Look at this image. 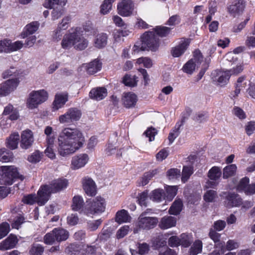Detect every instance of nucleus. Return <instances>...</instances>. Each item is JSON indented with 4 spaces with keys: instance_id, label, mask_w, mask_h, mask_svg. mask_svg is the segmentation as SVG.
<instances>
[{
    "instance_id": "nucleus-1",
    "label": "nucleus",
    "mask_w": 255,
    "mask_h": 255,
    "mask_svg": "<svg viewBox=\"0 0 255 255\" xmlns=\"http://www.w3.org/2000/svg\"><path fill=\"white\" fill-rule=\"evenodd\" d=\"M85 138L77 128H65L58 137V152L62 156L72 154L82 146Z\"/></svg>"
},
{
    "instance_id": "nucleus-2",
    "label": "nucleus",
    "mask_w": 255,
    "mask_h": 255,
    "mask_svg": "<svg viewBox=\"0 0 255 255\" xmlns=\"http://www.w3.org/2000/svg\"><path fill=\"white\" fill-rule=\"evenodd\" d=\"M68 181L65 178H58L51 181L49 185L42 186L39 190L41 204L46 203L52 193H56L66 188Z\"/></svg>"
},
{
    "instance_id": "nucleus-3",
    "label": "nucleus",
    "mask_w": 255,
    "mask_h": 255,
    "mask_svg": "<svg viewBox=\"0 0 255 255\" xmlns=\"http://www.w3.org/2000/svg\"><path fill=\"white\" fill-rule=\"evenodd\" d=\"M89 41L82 34L74 32L65 34L61 42V46L65 49H69L72 46L78 50L86 48Z\"/></svg>"
},
{
    "instance_id": "nucleus-4",
    "label": "nucleus",
    "mask_w": 255,
    "mask_h": 255,
    "mask_svg": "<svg viewBox=\"0 0 255 255\" xmlns=\"http://www.w3.org/2000/svg\"><path fill=\"white\" fill-rule=\"evenodd\" d=\"M141 43L135 44L133 47L134 52H139V50L156 51L159 45V39L154 32L148 31L144 33L141 37Z\"/></svg>"
},
{
    "instance_id": "nucleus-5",
    "label": "nucleus",
    "mask_w": 255,
    "mask_h": 255,
    "mask_svg": "<svg viewBox=\"0 0 255 255\" xmlns=\"http://www.w3.org/2000/svg\"><path fill=\"white\" fill-rule=\"evenodd\" d=\"M15 178L21 180L24 179V177L18 172L17 167L12 165L0 166V181L1 184L11 185Z\"/></svg>"
},
{
    "instance_id": "nucleus-6",
    "label": "nucleus",
    "mask_w": 255,
    "mask_h": 255,
    "mask_svg": "<svg viewBox=\"0 0 255 255\" xmlns=\"http://www.w3.org/2000/svg\"><path fill=\"white\" fill-rule=\"evenodd\" d=\"M48 96L47 92L44 90L32 91L27 100V108L29 109L37 108L39 105L47 100Z\"/></svg>"
},
{
    "instance_id": "nucleus-7",
    "label": "nucleus",
    "mask_w": 255,
    "mask_h": 255,
    "mask_svg": "<svg viewBox=\"0 0 255 255\" xmlns=\"http://www.w3.org/2000/svg\"><path fill=\"white\" fill-rule=\"evenodd\" d=\"M203 61V57L200 50H196L194 52L193 58L188 61L183 66L184 72L191 74Z\"/></svg>"
},
{
    "instance_id": "nucleus-8",
    "label": "nucleus",
    "mask_w": 255,
    "mask_h": 255,
    "mask_svg": "<svg viewBox=\"0 0 255 255\" xmlns=\"http://www.w3.org/2000/svg\"><path fill=\"white\" fill-rule=\"evenodd\" d=\"M146 212H143L138 218L136 223L139 229L149 230L154 228L158 222L156 217L146 216Z\"/></svg>"
},
{
    "instance_id": "nucleus-9",
    "label": "nucleus",
    "mask_w": 255,
    "mask_h": 255,
    "mask_svg": "<svg viewBox=\"0 0 255 255\" xmlns=\"http://www.w3.org/2000/svg\"><path fill=\"white\" fill-rule=\"evenodd\" d=\"M81 113L76 108H70L65 114L59 117L60 123L70 124L80 119Z\"/></svg>"
},
{
    "instance_id": "nucleus-10",
    "label": "nucleus",
    "mask_w": 255,
    "mask_h": 255,
    "mask_svg": "<svg viewBox=\"0 0 255 255\" xmlns=\"http://www.w3.org/2000/svg\"><path fill=\"white\" fill-rule=\"evenodd\" d=\"M134 6L131 0H122L117 6L118 13L123 16H129L132 14Z\"/></svg>"
},
{
    "instance_id": "nucleus-11",
    "label": "nucleus",
    "mask_w": 255,
    "mask_h": 255,
    "mask_svg": "<svg viewBox=\"0 0 255 255\" xmlns=\"http://www.w3.org/2000/svg\"><path fill=\"white\" fill-rule=\"evenodd\" d=\"M89 208L90 212L91 214L102 213L105 209V201L101 197H97L90 202Z\"/></svg>"
},
{
    "instance_id": "nucleus-12",
    "label": "nucleus",
    "mask_w": 255,
    "mask_h": 255,
    "mask_svg": "<svg viewBox=\"0 0 255 255\" xmlns=\"http://www.w3.org/2000/svg\"><path fill=\"white\" fill-rule=\"evenodd\" d=\"M83 188L86 194L90 196L96 194V185L93 180L89 177H85L82 180Z\"/></svg>"
},
{
    "instance_id": "nucleus-13",
    "label": "nucleus",
    "mask_w": 255,
    "mask_h": 255,
    "mask_svg": "<svg viewBox=\"0 0 255 255\" xmlns=\"http://www.w3.org/2000/svg\"><path fill=\"white\" fill-rule=\"evenodd\" d=\"M18 81L17 79L7 80L0 85V95L4 96L9 94L17 87Z\"/></svg>"
},
{
    "instance_id": "nucleus-14",
    "label": "nucleus",
    "mask_w": 255,
    "mask_h": 255,
    "mask_svg": "<svg viewBox=\"0 0 255 255\" xmlns=\"http://www.w3.org/2000/svg\"><path fill=\"white\" fill-rule=\"evenodd\" d=\"M89 156L87 154H80L72 157L71 168L74 170L84 167L89 161Z\"/></svg>"
},
{
    "instance_id": "nucleus-15",
    "label": "nucleus",
    "mask_w": 255,
    "mask_h": 255,
    "mask_svg": "<svg viewBox=\"0 0 255 255\" xmlns=\"http://www.w3.org/2000/svg\"><path fill=\"white\" fill-rule=\"evenodd\" d=\"M230 75L227 71L215 70L212 73V78L221 86L226 85L230 78Z\"/></svg>"
},
{
    "instance_id": "nucleus-16",
    "label": "nucleus",
    "mask_w": 255,
    "mask_h": 255,
    "mask_svg": "<svg viewBox=\"0 0 255 255\" xmlns=\"http://www.w3.org/2000/svg\"><path fill=\"white\" fill-rule=\"evenodd\" d=\"M189 43V39H182L177 45L172 48L171 51L172 55L174 57H178L182 55L187 50Z\"/></svg>"
},
{
    "instance_id": "nucleus-17",
    "label": "nucleus",
    "mask_w": 255,
    "mask_h": 255,
    "mask_svg": "<svg viewBox=\"0 0 255 255\" xmlns=\"http://www.w3.org/2000/svg\"><path fill=\"white\" fill-rule=\"evenodd\" d=\"M34 139L32 132L29 129L23 131L21 134L20 146L22 148L27 149L31 146Z\"/></svg>"
},
{
    "instance_id": "nucleus-18",
    "label": "nucleus",
    "mask_w": 255,
    "mask_h": 255,
    "mask_svg": "<svg viewBox=\"0 0 255 255\" xmlns=\"http://www.w3.org/2000/svg\"><path fill=\"white\" fill-rule=\"evenodd\" d=\"M18 239L15 235L10 234L6 239L0 243V250L6 251L15 247Z\"/></svg>"
},
{
    "instance_id": "nucleus-19",
    "label": "nucleus",
    "mask_w": 255,
    "mask_h": 255,
    "mask_svg": "<svg viewBox=\"0 0 255 255\" xmlns=\"http://www.w3.org/2000/svg\"><path fill=\"white\" fill-rule=\"evenodd\" d=\"M68 95L67 93H61L55 95L53 103V109L57 110L61 108L68 101Z\"/></svg>"
},
{
    "instance_id": "nucleus-20",
    "label": "nucleus",
    "mask_w": 255,
    "mask_h": 255,
    "mask_svg": "<svg viewBox=\"0 0 255 255\" xmlns=\"http://www.w3.org/2000/svg\"><path fill=\"white\" fill-rule=\"evenodd\" d=\"M137 101L136 95L133 93H126L124 94L122 102L126 108H132L135 106Z\"/></svg>"
},
{
    "instance_id": "nucleus-21",
    "label": "nucleus",
    "mask_w": 255,
    "mask_h": 255,
    "mask_svg": "<svg viewBox=\"0 0 255 255\" xmlns=\"http://www.w3.org/2000/svg\"><path fill=\"white\" fill-rule=\"evenodd\" d=\"M176 219L175 217L165 216L159 222L158 226L162 230H166L175 226Z\"/></svg>"
},
{
    "instance_id": "nucleus-22",
    "label": "nucleus",
    "mask_w": 255,
    "mask_h": 255,
    "mask_svg": "<svg viewBox=\"0 0 255 255\" xmlns=\"http://www.w3.org/2000/svg\"><path fill=\"white\" fill-rule=\"evenodd\" d=\"M229 207H239L242 203V199L239 195L235 193H229L226 196Z\"/></svg>"
},
{
    "instance_id": "nucleus-23",
    "label": "nucleus",
    "mask_w": 255,
    "mask_h": 255,
    "mask_svg": "<svg viewBox=\"0 0 255 255\" xmlns=\"http://www.w3.org/2000/svg\"><path fill=\"white\" fill-rule=\"evenodd\" d=\"M82 67L84 68L89 74H94L100 70L102 64L99 60L95 59L89 63L84 64Z\"/></svg>"
},
{
    "instance_id": "nucleus-24",
    "label": "nucleus",
    "mask_w": 255,
    "mask_h": 255,
    "mask_svg": "<svg viewBox=\"0 0 255 255\" xmlns=\"http://www.w3.org/2000/svg\"><path fill=\"white\" fill-rule=\"evenodd\" d=\"M245 7V2L243 0H236L229 7V11L236 15L242 12Z\"/></svg>"
},
{
    "instance_id": "nucleus-25",
    "label": "nucleus",
    "mask_w": 255,
    "mask_h": 255,
    "mask_svg": "<svg viewBox=\"0 0 255 255\" xmlns=\"http://www.w3.org/2000/svg\"><path fill=\"white\" fill-rule=\"evenodd\" d=\"M39 27V23L35 21L27 24L21 33L22 37L25 38L32 35L38 30Z\"/></svg>"
},
{
    "instance_id": "nucleus-26",
    "label": "nucleus",
    "mask_w": 255,
    "mask_h": 255,
    "mask_svg": "<svg viewBox=\"0 0 255 255\" xmlns=\"http://www.w3.org/2000/svg\"><path fill=\"white\" fill-rule=\"evenodd\" d=\"M107 95V92L106 88L104 87H99L93 89L90 92V97L96 100H101L103 99Z\"/></svg>"
},
{
    "instance_id": "nucleus-27",
    "label": "nucleus",
    "mask_w": 255,
    "mask_h": 255,
    "mask_svg": "<svg viewBox=\"0 0 255 255\" xmlns=\"http://www.w3.org/2000/svg\"><path fill=\"white\" fill-rule=\"evenodd\" d=\"M108 35L105 33H100L97 34L94 40V45L98 48H102L107 44Z\"/></svg>"
},
{
    "instance_id": "nucleus-28",
    "label": "nucleus",
    "mask_w": 255,
    "mask_h": 255,
    "mask_svg": "<svg viewBox=\"0 0 255 255\" xmlns=\"http://www.w3.org/2000/svg\"><path fill=\"white\" fill-rule=\"evenodd\" d=\"M19 135L17 132H13L7 138L6 146L10 149H14L17 147Z\"/></svg>"
},
{
    "instance_id": "nucleus-29",
    "label": "nucleus",
    "mask_w": 255,
    "mask_h": 255,
    "mask_svg": "<svg viewBox=\"0 0 255 255\" xmlns=\"http://www.w3.org/2000/svg\"><path fill=\"white\" fill-rule=\"evenodd\" d=\"M115 220L119 224L129 222L131 220V217L127 211L123 209L117 213Z\"/></svg>"
},
{
    "instance_id": "nucleus-30",
    "label": "nucleus",
    "mask_w": 255,
    "mask_h": 255,
    "mask_svg": "<svg viewBox=\"0 0 255 255\" xmlns=\"http://www.w3.org/2000/svg\"><path fill=\"white\" fill-rule=\"evenodd\" d=\"M40 194H39V191L37 192V195L35 194H29L27 196H25L23 197L22 199V201L25 204H33L34 203L37 202L39 205H43L45 204V203H43L41 204L39 201L40 199Z\"/></svg>"
},
{
    "instance_id": "nucleus-31",
    "label": "nucleus",
    "mask_w": 255,
    "mask_h": 255,
    "mask_svg": "<svg viewBox=\"0 0 255 255\" xmlns=\"http://www.w3.org/2000/svg\"><path fill=\"white\" fill-rule=\"evenodd\" d=\"M184 121H182L176 123L174 128L170 132L168 136V139L170 143H172L174 139L179 135L180 132V128L183 126Z\"/></svg>"
},
{
    "instance_id": "nucleus-32",
    "label": "nucleus",
    "mask_w": 255,
    "mask_h": 255,
    "mask_svg": "<svg viewBox=\"0 0 255 255\" xmlns=\"http://www.w3.org/2000/svg\"><path fill=\"white\" fill-rule=\"evenodd\" d=\"M55 237L57 242H62L66 240L69 237V232L65 229L55 228L54 229Z\"/></svg>"
},
{
    "instance_id": "nucleus-33",
    "label": "nucleus",
    "mask_w": 255,
    "mask_h": 255,
    "mask_svg": "<svg viewBox=\"0 0 255 255\" xmlns=\"http://www.w3.org/2000/svg\"><path fill=\"white\" fill-rule=\"evenodd\" d=\"M84 205V202L82 196L76 195L73 198L72 209L75 211H78L81 209Z\"/></svg>"
},
{
    "instance_id": "nucleus-34",
    "label": "nucleus",
    "mask_w": 255,
    "mask_h": 255,
    "mask_svg": "<svg viewBox=\"0 0 255 255\" xmlns=\"http://www.w3.org/2000/svg\"><path fill=\"white\" fill-rule=\"evenodd\" d=\"M182 202L180 199L175 200L169 210V214L174 215L179 214L182 210Z\"/></svg>"
},
{
    "instance_id": "nucleus-35",
    "label": "nucleus",
    "mask_w": 255,
    "mask_h": 255,
    "mask_svg": "<svg viewBox=\"0 0 255 255\" xmlns=\"http://www.w3.org/2000/svg\"><path fill=\"white\" fill-rule=\"evenodd\" d=\"M67 0H46L44 6L47 8H54L56 6L63 7L66 3Z\"/></svg>"
},
{
    "instance_id": "nucleus-36",
    "label": "nucleus",
    "mask_w": 255,
    "mask_h": 255,
    "mask_svg": "<svg viewBox=\"0 0 255 255\" xmlns=\"http://www.w3.org/2000/svg\"><path fill=\"white\" fill-rule=\"evenodd\" d=\"M222 175V171L220 167L214 166L210 169L208 173V177L211 180H218Z\"/></svg>"
},
{
    "instance_id": "nucleus-37",
    "label": "nucleus",
    "mask_w": 255,
    "mask_h": 255,
    "mask_svg": "<svg viewBox=\"0 0 255 255\" xmlns=\"http://www.w3.org/2000/svg\"><path fill=\"white\" fill-rule=\"evenodd\" d=\"M237 166L235 164H231L226 166L223 169V177L227 179L232 176H233L237 171Z\"/></svg>"
},
{
    "instance_id": "nucleus-38",
    "label": "nucleus",
    "mask_w": 255,
    "mask_h": 255,
    "mask_svg": "<svg viewBox=\"0 0 255 255\" xmlns=\"http://www.w3.org/2000/svg\"><path fill=\"white\" fill-rule=\"evenodd\" d=\"M135 76L126 74L123 79V83L127 86L134 87L136 85L137 80Z\"/></svg>"
},
{
    "instance_id": "nucleus-39",
    "label": "nucleus",
    "mask_w": 255,
    "mask_h": 255,
    "mask_svg": "<svg viewBox=\"0 0 255 255\" xmlns=\"http://www.w3.org/2000/svg\"><path fill=\"white\" fill-rule=\"evenodd\" d=\"M151 198L155 201L160 202L162 200H166L165 194L162 189H155L152 191Z\"/></svg>"
},
{
    "instance_id": "nucleus-40",
    "label": "nucleus",
    "mask_w": 255,
    "mask_h": 255,
    "mask_svg": "<svg viewBox=\"0 0 255 255\" xmlns=\"http://www.w3.org/2000/svg\"><path fill=\"white\" fill-rule=\"evenodd\" d=\"M202 241L199 240L195 241L190 248V255H197L200 253L202 251Z\"/></svg>"
},
{
    "instance_id": "nucleus-41",
    "label": "nucleus",
    "mask_w": 255,
    "mask_h": 255,
    "mask_svg": "<svg viewBox=\"0 0 255 255\" xmlns=\"http://www.w3.org/2000/svg\"><path fill=\"white\" fill-rule=\"evenodd\" d=\"M12 159L11 152L7 151L4 148L0 149V161L2 162H7Z\"/></svg>"
},
{
    "instance_id": "nucleus-42",
    "label": "nucleus",
    "mask_w": 255,
    "mask_h": 255,
    "mask_svg": "<svg viewBox=\"0 0 255 255\" xmlns=\"http://www.w3.org/2000/svg\"><path fill=\"white\" fill-rule=\"evenodd\" d=\"M166 193L165 194L166 200L170 201L177 194V188L175 186H169L166 188Z\"/></svg>"
},
{
    "instance_id": "nucleus-43",
    "label": "nucleus",
    "mask_w": 255,
    "mask_h": 255,
    "mask_svg": "<svg viewBox=\"0 0 255 255\" xmlns=\"http://www.w3.org/2000/svg\"><path fill=\"white\" fill-rule=\"evenodd\" d=\"M181 180L183 182H186L190 176L193 173V168L192 166H186L183 167L182 172Z\"/></svg>"
},
{
    "instance_id": "nucleus-44",
    "label": "nucleus",
    "mask_w": 255,
    "mask_h": 255,
    "mask_svg": "<svg viewBox=\"0 0 255 255\" xmlns=\"http://www.w3.org/2000/svg\"><path fill=\"white\" fill-rule=\"evenodd\" d=\"M250 179L248 177H245L241 179L238 184L236 189L239 192H245L249 184Z\"/></svg>"
},
{
    "instance_id": "nucleus-45",
    "label": "nucleus",
    "mask_w": 255,
    "mask_h": 255,
    "mask_svg": "<svg viewBox=\"0 0 255 255\" xmlns=\"http://www.w3.org/2000/svg\"><path fill=\"white\" fill-rule=\"evenodd\" d=\"M170 28L165 26H157L153 31L155 34H156L159 36L164 37L167 36L170 32Z\"/></svg>"
},
{
    "instance_id": "nucleus-46",
    "label": "nucleus",
    "mask_w": 255,
    "mask_h": 255,
    "mask_svg": "<svg viewBox=\"0 0 255 255\" xmlns=\"http://www.w3.org/2000/svg\"><path fill=\"white\" fill-rule=\"evenodd\" d=\"M180 245L184 247H188L191 244V237L186 234H182L179 238Z\"/></svg>"
},
{
    "instance_id": "nucleus-47",
    "label": "nucleus",
    "mask_w": 255,
    "mask_h": 255,
    "mask_svg": "<svg viewBox=\"0 0 255 255\" xmlns=\"http://www.w3.org/2000/svg\"><path fill=\"white\" fill-rule=\"evenodd\" d=\"M115 0H105L101 7V12L103 14H107L112 8V3Z\"/></svg>"
},
{
    "instance_id": "nucleus-48",
    "label": "nucleus",
    "mask_w": 255,
    "mask_h": 255,
    "mask_svg": "<svg viewBox=\"0 0 255 255\" xmlns=\"http://www.w3.org/2000/svg\"><path fill=\"white\" fill-rule=\"evenodd\" d=\"M217 197V192L213 190H208L204 195V199L206 202H213L215 199Z\"/></svg>"
},
{
    "instance_id": "nucleus-49",
    "label": "nucleus",
    "mask_w": 255,
    "mask_h": 255,
    "mask_svg": "<svg viewBox=\"0 0 255 255\" xmlns=\"http://www.w3.org/2000/svg\"><path fill=\"white\" fill-rule=\"evenodd\" d=\"M244 70V64L243 63H238L235 66L233 67L232 69L229 70H227L229 72L230 76L231 75H237L241 73Z\"/></svg>"
},
{
    "instance_id": "nucleus-50",
    "label": "nucleus",
    "mask_w": 255,
    "mask_h": 255,
    "mask_svg": "<svg viewBox=\"0 0 255 255\" xmlns=\"http://www.w3.org/2000/svg\"><path fill=\"white\" fill-rule=\"evenodd\" d=\"M44 252V248L39 244H33L29 253L30 255H41Z\"/></svg>"
},
{
    "instance_id": "nucleus-51",
    "label": "nucleus",
    "mask_w": 255,
    "mask_h": 255,
    "mask_svg": "<svg viewBox=\"0 0 255 255\" xmlns=\"http://www.w3.org/2000/svg\"><path fill=\"white\" fill-rule=\"evenodd\" d=\"M11 41L7 39L0 41V52H10Z\"/></svg>"
},
{
    "instance_id": "nucleus-52",
    "label": "nucleus",
    "mask_w": 255,
    "mask_h": 255,
    "mask_svg": "<svg viewBox=\"0 0 255 255\" xmlns=\"http://www.w3.org/2000/svg\"><path fill=\"white\" fill-rule=\"evenodd\" d=\"M10 231V226L8 223L3 222L0 224V239L6 236Z\"/></svg>"
},
{
    "instance_id": "nucleus-53",
    "label": "nucleus",
    "mask_w": 255,
    "mask_h": 255,
    "mask_svg": "<svg viewBox=\"0 0 255 255\" xmlns=\"http://www.w3.org/2000/svg\"><path fill=\"white\" fill-rule=\"evenodd\" d=\"M136 63L140 65L142 64L144 67L149 68L152 66L151 60L148 57H140L136 60Z\"/></svg>"
},
{
    "instance_id": "nucleus-54",
    "label": "nucleus",
    "mask_w": 255,
    "mask_h": 255,
    "mask_svg": "<svg viewBox=\"0 0 255 255\" xmlns=\"http://www.w3.org/2000/svg\"><path fill=\"white\" fill-rule=\"evenodd\" d=\"M63 14V7L61 6L54 7L51 12L52 19L55 20L60 18Z\"/></svg>"
},
{
    "instance_id": "nucleus-55",
    "label": "nucleus",
    "mask_w": 255,
    "mask_h": 255,
    "mask_svg": "<svg viewBox=\"0 0 255 255\" xmlns=\"http://www.w3.org/2000/svg\"><path fill=\"white\" fill-rule=\"evenodd\" d=\"M209 236L210 238L216 244L215 246L217 247L218 245L219 247H222V245H220V234L217 233L216 231L213 230V229H211L209 234Z\"/></svg>"
},
{
    "instance_id": "nucleus-56",
    "label": "nucleus",
    "mask_w": 255,
    "mask_h": 255,
    "mask_svg": "<svg viewBox=\"0 0 255 255\" xmlns=\"http://www.w3.org/2000/svg\"><path fill=\"white\" fill-rule=\"evenodd\" d=\"M55 235L54 230L52 232L46 234L44 237V243L47 245L52 244L55 241H56Z\"/></svg>"
},
{
    "instance_id": "nucleus-57",
    "label": "nucleus",
    "mask_w": 255,
    "mask_h": 255,
    "mask_svg": "<svg viewBox=\"0 0 255 255\" xmlns=\"http://www.w3.org/2000/svg\"><path fill=\"white\" fill-rule=\"evenodd\" d=\"M244 77H240L238 78L236 84V89L235 90V93L237 95L240 93L243 88L246 87L247 83L246 82H244Z\"/></svg>"
},
{
    "instance_id": "nucleus-58",
    "label": "nucleus",
    "mask_w": 255,
    "mask_h": 255,
    "mask_svg": "<svg viewBox=\"0 0 255 255\" xmlns=\"http://www.w3.org/2000/svg\"><path fill=\"white\" fill-rule=\"evenodd\" d=\"M42 155V154L41 152L39 151H36L28 157V160L29 162L36 163L41 160Z\"/></svg>"
},
{
    "instance_id": "nucleus-59",
    "label": "nucleus",
    "mask_w": 255,
    "mask_h": 255,
    "mask_svg": "<svg viewBox=\"0 0 255 255\" xmlns=\"http://www.w3.org/2000/svg\"><path fill=\"white\" fill-rule=\"evenodd\" d=\"M71 21L70 16H67L64 17L61 22L58 24V27L61 29L65 30L67 29L69 25V23Z\"/></svg>"
},
{
    "instance_id": "nucleus-60",
    "label": "nucleus",
    "mask_w": 255,
    "mask_h": 255,
    "mask_svg": "<svg viewBox=\"0 0 255 255\" xmlns=\"http://www.w3.org/2000/svg\"><path fill=\"white\" fill-rule=\"evenodd\" d=\"M102 222V220L101 219L90 222L88 223V229L91 231H95L98 228Z\"/></svg>"
},
{
    "instance_id": "nucleus-61",
    "label": "nucleus",
    "mask_w": 255,
    "mask_h": 255,
    "mask_svg": "<svg viewBox=\"0 0 255 255\" xmlns=\"http://www.w3.org/2000/svg\"><path fill=\"white\" fill-rule=\"evenodd\" d=\"M147 196L148 194L147 192H143L138 195L137 197L138 201L140 206H146Z\"/></svg>"
},
{
    "instance_id": "nucleus-62",
    "label": "nucleus",
    "mask_w": 255,
    "mask_h": 255,
    "mask_svg": "<svg viewBox=\"0 0 255 255\" xmlns=\"http://www.w3.org/2000/svg\"><path fill=\"white\" fill-rule=\"evenodd\" d=\"M157 133V130L152 128H148L144 132L146 137L149 138V141H151L154 139V136Z\"/></svg>"
},
{
    "instance_id": "nucleus-63",
    "label": "nucleus",
    "mask_w": 255,
    "mask_h": 255,
    "mask_svg": "<svg viewBox=\"0 0 255 255\" xmlns=\"http://www.w3.org/2000/svg\"><path fill=\"white\" fill-rule=\"evenodd\" d=\"M180 22V18L178 15H174L171 16L167 21V24L170 26H174L178 24Z\"/></svg>"
},
{
    "instance_id": "nucleus-64",
    "label": "nucleus",
    "mask_w": 255,
    "mask_h": 255,
    "mask_svg": "<svg viewBox=\"0 0 255 255\" xmlns=\"http://www.w3.org/2000/svg\"><path fill=\"white\" fill-rule=\"evenodd\" d=\"M239 247V243L234 240H229L226 244V249L228 251H232L238 248Z\"/></svg>"
}]
</instances>
